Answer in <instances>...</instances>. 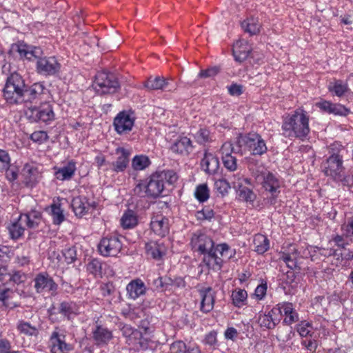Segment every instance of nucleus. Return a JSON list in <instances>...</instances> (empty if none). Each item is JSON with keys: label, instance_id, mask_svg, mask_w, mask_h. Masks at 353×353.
<instances>
[{"label": "nucleus", "instance_id": "nucleus-29", "mask_svg": "<svg viewBox=\"0 0 353 353\" xmlns=\"http://www.w3.org/2000/svg\"><path fill=\"white\" fill-rule=\"evenodd\" d=\"M21 221L24 222L28 228H36L39 225L42 214L37 210H31L27 213L21 214Z\"/></svg>", "mask_w": 353, "mask_h": 353}, {"label": "nucleus", "instance_id": "nucleus-8", "mask_svg": "<svg viewBox=\"0 0 353 353\" xmlns=\"http://www.w3.org/2000/svg\"><path fill=\"white\" fill-rule=\"evenodd\" d=\"M34 122L48 123L54 119L55 114L52 105L49 102L41 103L39 106L31 107L27 113Z\"/></svg>", "mask_w": 353, "mask_h": 353}, {"label": "nucleus", "instance_id": "nucleus-43", "mask_svg": "<svg viewBox=\"0 0 353 353\" xmlns=\"http://www.w3.org/2000/svg\"><path fill=\"white\" fill-rule=\"evenodd\" d=\"M194 196L201 203L206 201L210 197V190L207 184L203 183L197 185L194 192Z\"/></svg>", "mask_w": 353, "mask_h": 353}, {"label": "nucleus", "instance_id": "nucleus-45", "mask_svg": "<svg viewBox=\"0 0 353 353\" xmlns=\"http://www.w3.org/2000/svg\"><path fill=\"white\" fill-rule=\"evenodd\" d=\"M150 163L149 159L145 156H136L133 158L132 165L136 170H142L146 168Z\"/></svg>", "mask_w": 353, "mask_h": 353}, {"label": "nucleus", "instance_id": "nucleus-46", "mask_svg": "<svg viewBox=\"0 0 353 353\" xmlns=\"http://www.w3.org/2000/svg\"><path fill=\"white\" fill-rule=\"evenodd\" d=\"M196 142L205 145L212 141L210 131L206 128H201L194 135Z\"/></svg>", "mask_w": 353, "mask_h": 353}, {"label": "nucleus", "instance_id": "nucleus-39", "mask_svg": "<svg viewBox=\"0 0 353 353\" xmlns=\"http://www.w3.org/2000/svg\"><path fill=\"white\" fill-rule=\"evenodd\" d=\"M138 223L137 217L132 210H128L121 219V225L124 229L135 227Z\"/></svg>", "mask_w": 353, "mask_h": 353}, {"label": "nucleus", "instance_id": "nucleus-47", "mask_svg": "<svg viewBox=\"0 0 353 353\" xmlns=\"http://www.w3.org/2000/svg\"><path fill=\"white\" fill-rule=\"evenodd\" d=\"M63 255L68 264H71L77 260V250L75 246L69 247L63 250Z\"/></svg>", "mask_w": 353, "mask_h": 353}, {"label": "nucleus", "instance_id": "nucleus-30", "mask_svg": "<svg viewBox=\"0 0 353 353\" xmlns=\"http://www.w3.org/2000/svg\"><path fill=\"white\" fill-rule=\"evenodd\" d=\"M79 306L73 301H63L59 304L58 313L70 319L79 313Z\"/></svg>", "mask_w": 353, "mask_h": 353}, {"label": "nucleus", "instance_id": "nucleus-50", "mask_svg": "<svg viewBox=\"0 0 353 353\" xmlns=\"http://www.w3.org/2000/svg\"><path fill=\"white\" fill-rule=\"evenodd\" d=\"M214 187L216 190L222 194V196H225L228 194L229 189L230 188V183L227 181V180L224 179L217 180L214 183Z\"/></svg>", "mask_w": 353, "mask_h": 353}, {"label": "nucleus", "instance_id": "nucleus-40", "mask_svg": "<svg viewBox=\"0 0 353 353\" xmlns=\"http://www.w3.org/2000/svg\"><path fill=\"white\" fill-rule=\"evenodd\" d=\"M330 92H333L337 97L343 96L348 90L347 84L341 80H334L328 85Z\"/></svg>", "mask_w": 353, "mask_h": 353}, {"label": "nucleus", "instance_id": "nucleus-26", "mask_svg": "<svg viewBox=\"0 0 353 353\" xmlns=\"http://www.w3.org/2000/svg\"><path fill=\"white\" fill-rule=\"evenodd\" d=\"M201 165L206 173L214 174L219 168V161L213 154L205 152L201 160Z\"/></svg>", "mask_w": 353, "mask_h": 353}, {"label": "nucleus", "instance_id": "nucleus-2", "mask_svg": "<svg viewBox=\"0 0 353 353\" xmlns=\"http://www.w3.org/2000/svg\"><path fill=\"white\" fill-rule=\"evenodd\" d=\"M177 179V174L172 170L156 172L145 181H140L133 192L140 197L156 199L161 196L166 183L172 185Z\"/></svg>", "mask_w": 353, "mask_h": 353}, {"label": "nucleus", "instance_id": "nucleus-52", "mask_svg": "<svg viewBox=\"0 0 353 353\" xmlns=\"http://www.w3.org/2000/svg\"><path fill=\"white\" fill-rule=\"evenodd\" d=\"M188 350V347L181 341H174L170 347V353H187Z\"/></svg>", "mask_w": 353, "mask_h": 353}, {"label": "nucleus", "instance_id": "nucleus-64", "mask_svg": "<svg viewBox=\"0 0 353 353\" xmlns=\"http://www.w3.org/2000/svg\"><path fill=\"white\" fill-rule=\"evenodd\" d=\"M229 93L232 96H239L243 93L242 86L236 83L228 87Z\"/></svg>", "mask_w": 353, "mask_h": 353}, {"label": "nucleus", "instance_id": "nucleus-53", "mask_svg": "<svg viewBox=\"0 0 353 353\" xmlns=\"http://www.w3.org/2000/svg\"><path fill=\"white\" fill-rule=\"evenodd\" d=\"M196 218L199 220H210L214 216L212 209L209 207L203 208L201 210L196 212Z\"/></svg>", "mask_w": 353, "mask_h": 353}, {"label": "nucleus", "instance_id": "nucleus-34", "mask_svg": "<svg viewBox=\"0 0 353 353\" xmlns=\"http://www.w3.org/2000/svg\"><path fill=\"white\" fill-rule=\"evenodd\" d=\"M25 229L26 225L24 222L21 221V215L8 226L10 237L12 239H19L23 234Z\"/></svg>", "mask_w": 353, "mask_h": 353}, {"label": "nucleus", "instance_id": "nucleus-12", "mask_svg": "<svg viewBox=\"0 0 353 353\" xmlns=\"http://www.w3.org/2000/svg\"><path fill=\"white\" fill-rule=\"evenodd\" d=\"M60 68L61 65L54 57H41L37 61L36 70L41 75H54L59 72Z\"/></svg>", "mask_w": 353, "mask_h": 353}, {"label": "nucleus", "instance_id": "nucleus-48", "mask_svg": "<svg viewBox=\"0 0 353 353\" xmlns=\"http://www.w3.org/2000/svg\"><path fill=\"white\" fill-rule=\"evenodd\" d=\"M49 137L46 131H35L30 134V139L35 143L41 144L48 141Z\"/></svg>", "mask_w": 353, "mask_h": 353}, {"label": "nucleus", "instance_id": "nucleus-62", "mask_svg": "<svg viewBox=\"0 0 353 353\" xmlns=\"http://www.w3.org/2000/svg\"><path fill=\"white\" fill-rule=\"evenodd\" d=\"M316 105L324 112L331 114V110L332 107V103L327 101H323L316 103Z\"/></svg>", "mask_w": 353, "mask_h": 353}, {"label": "nucleus", "instance_id": "nucleus-10", "mask_svg": "<svg viewBox=\"0 0 353 353\" xmlns=\"http://www.w3.org/2000/svg\"><path fill=\"white\" fill-rule=\"evenodd\" d=\"M49 94V90L43 83H34L30 86L26 85V91L23 97V103H37L44 99Z\"/></svg>", "mask_w": 353, "mask_h": 353}, {"label": "nucleus", "instance_id": "nucleus-3", "mask_svg": "<svg viewBox=\"0 0 353 353\" xmlns=\"http://www.w3.org/2000/svg\"><path fill=\"white\" fill-rule=\"evenodd\" d=\"M282 129L285 137L303 139L310 132L309 117L303 110L298 109L284 119Z\"/></svg>", "mask_w": 353, "mask_h": 353}, {"label": "nucleus", "instance_id": "nucleus-57", "mask_svg": "<svg viewBox=\"0 0 353 353\" xmlns=\"http://www.w3.org/2000/svg\"><path fill=\"white\" fill-rule=\"evenodd\" d=\"M349 113V110L341 104L332 103L331 114L340 116H346Z\"/></svg>", "mask_w": 353, "mask_h": 353}, {"label": "nucleus", "instance_id": "nucleus-14", "mask_svg": "<svg viewBox=\"0 0 353 353\" xmlns=\"http://www.w3.org/2000/svg\"><path fill=\"white\" fill-rule=\"evenodd\" d=\"M34 281V288L38 293L43 292H52V293H54L57 290V284L46 272L38 274L35 276Z\"/></svg>", "mask_w": 353, "mask_h": 353}, {"label": "nucleus", "instance_id": "nucleus-60", "mask_svg": "<svg viewBox=\"0 0 353 353\" xmlns=\"http://www.w3.org/2000/svg\"><path fill=\"white\" fill-rule=\"evenodd\" d=\"M342 230L346 237L353 240V218L349 219L347 223L342 226Z\"/></svg>", "mask_w": 353, "mask_h": 353}, {"label": "nucleus", "instance_id": "nucleus-56", "mask_svg": "<svg viewBox=\"0 0 353 353\" xmlns=\"http://www.w3.org/2000/svg\"><path fill=\"white\" fill-rule=\"evenodd\" d=\"M310 327H312V325L310 323L302 321L297 326V332L299 333L301 336L306 337L309 336L311 332V330L309 329Z\"/></svg>", "mask_w": 353, "mask_h": 353}, {"label": "nucleus", "instance_id": "nucleus-21", "mask_svg": "<svg viewBox=\"0 0 353 353\" xmlns=\"http://www.w3.org/2000/svg\"><path fill=\"white\" fill-rule=\"evenodd\" d=\"M170 149L173 153L188 156L193 150L192 142L187 137H181L172 144Z\"/></svg>", "mask_w": 353, "mask_h": 353}, {"label": "nucleus", "instance_id": "nucleus-23", "mask_svg": "<svg viewBox=\"0 0 353 353\" xmlns=\"http://www.w3.org/2000/svg\"><path fill=\"white\" fill-rule=\"evenodd\" d=\"M152 230L158 236L163 237L169 232V221L161 214L154 216L150 222Z\"/></svg>", "mask_w": 353, "mask_h": 353}, {"label": "nucleus", "instance_id": "nucleus-13", "mask_svg": "<svg viewBox=\"0 0 353 353\" xmlns=\"http://www.w3.org/2000/svg\"><path fill=\"white\" fill-rule=\"evenodd\" d=\"M134 118L126 111L120 112L114 118L113 125L115 131L119 134L129 133L134 126Z\"/></svg>", "mask_w": 353, "mask_h": 353}, {"label": "nucleus", "instance_id": "nucleus-51", "mask_svg": "<svg viewBox=\"0 0 353 353\" xmlns=\"http://www.w3.org/2000/svg\"><path fill=\"white\" fill-rule=\"evenodd\" d=\"M258 321L261 327H266L267 329L271 330L275 327V325L272 322V318L270 317L268 314H260Z\"/></svg>", "mask_w": 353, "mask_h": 353}, {"label": "nucleus", "instance_id": "nucleus-25", "mask_svg": "<svg viewBox=\"0 0 353 353\" xmlns=\"http://www.w3.org/2000/svg\"><path fill=\"white\" fill-rule=\"evenodd\" d=\"M299 254L300 253L296 245H290L287 252L285 251L281 253L279 259L283 261L290 269L294 270L297 268V260Z\"/></svg>", "mask_w": 353, "mask_h": 353}, {"label": "nucleus", "instance_id": "nucleus-15", "mask_svg": "<svg viewBox=\"0 0 353 353\" xmlns=\"http://www.w3.org/2000/svg\"><path fill=\"white\" fill-rule=\"evenodd\" d=\"M97 207L95 201L90 202L85 196H77L72 201V208L77 216L82 217Z\"/></svg>", "mask_w": 353, "mask_h": 353}, {"label": "nucleus", "instance_id": "nucleus-27", "mask_svg": "<svg viewBox=\"0 0 353 353\" xmlns=\"http://www.w3.org/2000/svg\"><path fill=\"white\" fill-rule=\"evenodd\" d=\"M126 290L129 297L135 300L146 292V287L143 281L137 279L130 281L126 286Z\"/></svg>", "mask_w": 353, "mask_h": 353}, {"label": "nucleus", "instance_id": "nucleus-35", "mask_svg": "<svg viewBox=\"0 0 353 353\" xmlns=\"http://www.w3.org/2000/svg\"><path fill=\"white\" fill-rule=\"evenodd\" d=\"M254 250L259 254L265 253L270 248L268 239L261 234H256L253 239Z\"/></svg>", "mask_w": 353, "mask_h": 353}, {"label": "nucleus", "instance_id": "nucleus-7", "mask_svg": "<svg viewBox=\"0 0 353 353\" xmlns=\"http://www.w3.org/2000/svg\"><path fill=\"white\" fill-rule=\"evenodd\" d=\"M94 88L99 94H114L120 90L121 85L114 73L103 71L96 74Z\"/></svg>", "mask_w": 353, "mask_h": 353}, {"label": "nucleus", "instance_id": "nucleus-17", "mask_svg": "<svg viewBox=\"0 0 353 353\" xmlns=\"http://www.w3.org/2000/svg\"><path fill=\"white\" fill-rule=\"evenodd\" d=\"M199 292L201 298L200 310L204 313H208L214 308L216 292L211 287L202 288Z\"/></svg>", "mask_w": 353, "mask_h": 353}, {"label": "nucleus", "instance_id": "nucleus-24", "mask_svg": "<svg viewBox=\"0 0 353 353\" xmlns=\"http://www.w3.org/2000/svg\"><path fill=\"white\" fill-rule=\"evenodd\" d=\"M117 154H119L115 161L111 163L112 170L115 172H124L130 161V152L123 148L117 149Z\"/></svg>", "mask_w": 353, "mask_h": 353}, {"label": "nucleus", "instance_id": "nucleus-9", "mask_svg": "<svg viewBox=\"0 0 353 353\" xmlns=\"http://www.w3.org/2000/svg\"><path fill=\"white\" fill-rule=\"evenodd\" d=\"M122 243L118 236H110L103 238L98 249L100 254L104 256H116L120 252Z\"/></svg>", "mask_w": 353, "mask_h": 353}, {"label": "nucleus", "instance_id": "nucleus-16", "mask_svg": "<svg viewBox=\"0 0 353 353\" xmlns=\"http://www.w3.org/2000/svg\"><path fill=\"white\" fill-rule=\"evenodd\" d=\"M144 87L149 90H161L167 91H172L176 89L174 83L171 84L168 79L163 77H150L144 83Z\"/></svg>", "mask_w": 353, "mask_h": 353}, {"label": "nucleus", "instance_id": "nucleus-54", "mask_svg": "<svg viewBox=\"0 0 353 353\" xmlns=\"http://www.w3.org/2000/svg\"><path fill=\"white\" fill-rule=\"evenodd\" d=\"M268 314L270 317L272 318V322H274L275 326L280 323L282 319V314L281 309L279 308V305L274 307Z\"/></svg>", "mask_w": 353, "mask_h": 353}, {"label": "nucleus", "instance_id": "nucleus-41", "mask_svg": "<svg viewBox=\"0 0 353 353\" xmlns=\"http://www.w3.org/2000/svg\"><path fill=\"white\" fill-rule=\"evenodd\" d=\"M248 297V293L246 290L239 289L235 290L232 294V303L235 306L239 307L244 305Z\"/></svg>", "mask_w": 353, "mask_h": 353}, {"label": "nucleus", "instance_id": "nucleus-31", "mask_svg": "<svg viewBox=\"0 0 353 353\" xmlns=\"http://www.w3.org/2000/svg\"><path fill=\"white\" fill-rule=\"evenodd\" d=\"M76 171V165L73 161H69L65 165L59 168L55 172V176L61 181L70 180L72 178Z\"/></svg>", "mask_w": 353, "mask_h": 353}, {"label": "nucleus", "instance_id": "nucleus-20", "mask_svg": "<svg viewBox=\"0 0 353 353\" xmlns=\"http://www.w3.org/2000/svg\"><path fill=\"white\" fill-rule=\"evenodd\" d=\"M13 50H15L20 55L21 57H25L28 60H33L34 59L37 61L41 58L43 52L39 47L29 46L24 43H18L12 47Z\"/></svg>", "mask_w": 353, "mask_h": 353}, {"label": "nucleus", "instance_id": "nucleus-63", "mask_svg": "<svg viewBox=\"0 0 353 353\" xmlns=\"http://www.w3.org/2000/svg\"><path fill=\"white\" fill-rule=\"evenodd\" d=\"M11 350V343L7 339L0 340V353H12Z\"/></svg>", "mask_w": 353, "mask_h": 353}, {"label": "nucleus", "instance_id": "nucleus-55", "mask_svg": "<svg viewBox=\"0 0 353 353\" xmlns=\"http://www.w3.org/2000/svg\"><path fill=\"white\" fill-rule=\"evenodd\" d=\"M220 72L219 67L214 66L206 70H201L199 74V78H210L216 76Z\"/></svg>", "mask_w": 353, "mask_h": 353}, {"label": "nucleus", "instance_id": "nucleus-5", "mask_svg": "<svg viewBox=\"0 0 353 353\" xmlns=\"http://www.w3.org/2000/svg\"><path fill=\"white\" fill-rule=\"evenodd\" d=\"M25 80L17 72L10 74L6 79L3 89V97L9 104L23 103V97L26 91Z\"/></svg>", "mask_w": 353, "mask_h": 353}, {"label": "nucleus", "instance_id": "nucleus-36", "mask_svg": "<svg viewBox=\"0 0 353 353\" xmlns=\"http://www.w3.org/2000/svg\"><path fill=\"white\" fill-rule=\"evenodd\" d=\"M241 28L250 36L257 34L260 32L261 25L254 18H249L241 22Z\"/></svg>", "mask_w": 353, "mask_h": 353}, {"label": "nucleus", "instance_id": "nucleus-42", "mask_svg": "<svg viewBox=\"0 0 353 353\" xmlns=\"http://www.w3.org/2000/svg\"><path fill=\"white\" fill-rule=\"evenodd\" d=\"M37 170L36 168L26 165L23 169L25 182L28 185H33L37 182Z\"/></svg>", "mask_w": 353, "mask_h": 353}, {"label": "nucleus", "instance_id": "nucleus-61", "mask_svg": "<svg viewBox=\"0 0 353 353\" xmlns=\"http://www.w3.org/2000/svg\"><path fill=\"white\" fill-rule=\"evenodd\" d=\"M280 309H281L282 316L285 315V316L292 314V312L294 311L293 308L292 303H283L278 304Z\"/></svg>", "mask_w": 353, "mask_h": 353}, {"label": "nucleus", "instance_id": "nucleus-28", "mask_svg": "<svg viewBox=\"0 0 353 353\" xmlns=\"http://www.w3.org/2000/svg\"><path fill=\"white\" fill-rule=\"evenodd\" d=\"M121 331L122 334L127 339V342L129 345L141 344V340L143 338V334L137 329H134L130 325L125 324L121 327Z\"/></svg>", "mask_w": 353, "mask_h": 353}, {"label": "nucleus", "instance_id": "nucleus-4", "mask_svg": "<svg viewBox=\"0 0 353 353\" xmlns=\"http://www.w3.org/2000/svg\"><path fill=\"white\" fill-rule=\"evenodd\" d=\"M345 152L342 145L338 143L331 144L328 149L329 157L321 163L322 172L333 181L340 179L341 174L344 172L343 157Z\"/></svg>", "mask_w": 353, "mask_h": 353}, {"label": "nucleus", "instance_id": "nucleus-22", "mask_svg": "<svg viewBox=\"0 0 353 353\" xmlns=\"http://www.w3.org/2000/svg\"><path fill=\"white\" fill-rule=\"evenodd\" d=\"M112 337V332L101 325H97L95 329L92 331L94 344L99 347L106 345Z\"/></svg>", "mask_w": 353, "mask_h": 353}, {"label": "nucleus", "instance_id": "nucleus-11", "mask_svg": "<svg viewBox=\"0 0 353 353\" xmlns=\"http://www.w3.org/2000/svg\"><path fill=\"white\" fill-rule=\"evenodd\" d=\"M51 353H69L72 350V345L65 342V335L56 327L49 340Z\"/></svg>", "mask_w": 353, "mask_h": 353}, {"label": "nucleus", "instance_id": "nucleus-37", "mask_svg": "<svg viewBox=\"0 0 353 353\" xmlns=\"http://www.w3.org/2000/svg\"><path fill=\"white\" fill-rule=\"evenodd\" d=\"M50 214L52 218V223L54 225H59L65 220L63 214V210L61 208L59 203H52L50 206Z\"/></svg>", "mask_w": 353, "mask_h": 353}, {"label": "nucleus", "instance_id": "nucleus-32", "mask_svg": "<svg viewBox=\"0 0 353 353\" xmlns=\"http://www.w3.org/2000/svg\"><path fill=\"white\" fill-rule=\"evenodd\" d=\"M234 187L237 188V194L240 200L252 204L256 198V194L252 189L243 185L241 183L234 182Z\"/></svg>", "mask_w": 353, "mask_h": 353}, {"label": "nucleus", "instance_id": "nucleus-33", "mask_svg": "<svg viewBox=\"0 0 353 353\" xmlns=\"http://www.w3.org/2000/svg\"><path fill=\"white\" fill-rule=\"evenodd\" d=\"M252 56V50L246 47H243V41H238L233 48V56L236 61L242 63L250 56Z\"/></svg>", "mask_w": 353, "mask_h": 353}, {"label": "nucleus", "instance_id": "nucleus-19", "mask_svg": "<svg viewBox=\"0 0 353 353\" xmlns=\"http://www.w3.org/2000/svg\"><path fill=\"white\" fill-rule=\"evenodd\" d=\"M237 148L232 147L230 143H225L221 148V153L222 154V161L224 167L230 170L234 171L237 168L236 158L231 154L230 151L235 150L236 152Z\"/></svg>", "mask_w": 353, "mask_h": 353}, {"label": "nucleus", "instance_id": "nucleus-59", "mask_svg": "<svg viewBox=\"0 0 353 353\" xmlns=\"http://www.w3.org/2000/svg\"><path fill=\"white\" fill-rule=\"evenodd\" d=\"M267 292V283H262L261 284L259 285L255 290L254 295L259 300H262L266 295Z\"/></svg>", "mask_w": 353, "mask_h": 353}, {"label": "nucleus", "instance_id": "nucleus-49", "mask_svg": "<svg viewBox=\"0 0 353 353\" xmlns=\"http://www.w3.org/2000/svg\"><path fill=\"white\" fill-rule=\"evenodd\" d=\"M340 179H335L336 182H341L343 186L348 188L349 190L353 192V174H345V172L341 174Z\"/></svg>", "mask_w": 353, "mask_h": 353}, {"label": "nucleus", "instance_id": "nucleus-1", "mask_svg": "<svg viewBox=\"0 0 353 353\" xmlns=\"http://www.w3.org/2000/svg\"><path fill=\"white\" fill-rule=\"evenodd\" d=\"M190 245L192 250L203 254V263L213 271L221 270L225 262L230 260L235 254L227 243L218 244L208 235L201 232L194 233Z\"/></svg>", "mask_w": 353, "mask_h": 353}, {"label": "nucleus", "instance_id": "nucleus-38", "mask_svg": "<svg viewBox=\"0 0 353 353\" xmlns=\"http://www.w3.org/2000/svg\"><path fill=\"white\" fill-rule=\"evenodd\" d=\"M103 263L97 259H93L88 262L87 265V271L92 274L95 278H102L103 276Z\"/></svg>", "mask_w": 353, "mask_h": 353}, {"label": "nucleus", "instance_id": "nucleus-58", "mask_svg": "<svg viewBox=\"0 0 353 353\" xmlns=\"http://www.w3.org/2000/svg\"><path fill=\"white\" fill-rule=\"evenodd\" d=\"M203 343L210 346L215 345L217 343V332L212 330L208 333L204 338Z\"/></svg>", "mask_w": 353, "mask_h": 353}, {"label": "nucleus", "instance_id": "nucleus-18", "mask_svg": "<svg viewBox=\"0 0 353 353\" xmlns=\"http://www.w3.org/2000/svg\"><path fill=\"white\" fill-rule=\"evenodd\" d=\"M256 179L261 181L262 188L268 192H280L281 183L279 179L272 172H263L258 176Z\"/></svg>", "mask_w": 353, "mask_h": 353}, {"label": "nucleus", "instance_id": "nucleus-6", "mask_svg": "<svg viewBox=\"0 0 353 353\" xmlns=\"http://www.w3.org/2000/svg\"><path fill=\"white\" fill-rule=\"evenodd\" d=\"M236 152L243 154L248 150L254 156H262L268 151L265 141L256 132L240 134L236 139Z\"/></svg>", "mask_w": 353, "mask_h": 353}, {"label": "nucleus", "instance_id": "nucleus-44", "mask_svg": "<svg viewBox=\"0 0 353 353\" xmlns=\"http://www.w3.org/2000/svg\"><path fill=\"white\" fill-rule=\"evenodd\" d=\"M17 330L22 334L28 336H37L38 330L30 323L24 321H19L17 325Z\"/></svg>", "mask_w": 353, "mask_h": 353}]
</instances>
